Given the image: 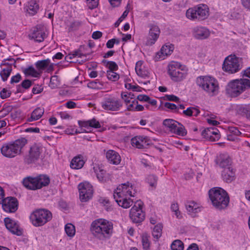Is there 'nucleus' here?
Listing matches in <instances>:
<instances>
[{
	"mask_svg": "<svg viewBox=\"0 0 250 250\" xmlns=\"http://www.w3.org/2000/svg\"><path fill=\"white\" fill-rule=\"evenodd\" d=\"M90 230L94 237L103 240L111 235L113 224L106 219H97L91 223Z\"/></svg>",
	"mask_w": 250,
	"mask_h": 250,
	"instance_id": "obj_1",
	"label": "nucleus"
},
{
	"mask_svg": "<svg viewBox=\"0 0 250 250\" xmlns=\"http://www.w3.org/2000/svg\"><path fill=\"white\" fill-rule=\"evenodd\" d=\"M208 195L212 205L218 209L225 208L229 205V198L223 188L214 187L208 191Z\"/></svg>",
	"mask_w": 250,
	"mask_h": 250,
	"instance_id": "obj_2",
	"label": "nucleus"
},
{
	"mask_svg": "<svg viewBox=\"0 0 250 250\" xmlns=\"http://www.w3.org/2000/svg\"><path fill=\"white\" fill-rule=\"evenodd\" d=\"M25 138H21L13 142L5 143L0 149L2 155L7 158H14L21 152V150L27 144Z\"/></svg>",
	"mask_w": 250,
	"mask_h": 250,
	"instance_id": "obj_3",
	"label": "nucleus"
},
{
	"mask_svg": "<svg viewBox=\"0 0 250 250\" xmlns=\"http://www.w3.org/2000/svg\"><path fill=\"white\" fill-rule=\"evenodd\" d=\"M248 87H250V81L249 79L245 78L234 80L227 85L226 93L230 97H236Z\"/></svg>",
	"mask_w": 250,
	"mask_h": 250,
	"instance_id": "obj_4",
	"label": "nucleus"
},
{
	"mask_svg": "<svg viewBox=\"0 0 250 250\" xmlns=\"http://www.w3.org/2000/svg\"><path fill=\"white\" fill-rule=\"evenodd\" d=\"M209 16V8L204 4L188 8L186 12L188 19L195 21H202L207 19Z\"/></svg>",
	"mask_w": 250,
	"mask_h": 250,
	"instance_id": "obj_5",
	"label": "nucleus"
},
{
	"mask_svg": "<svg viewBox=\"0 0 250 250\" xmlns=\"http://www.w3.org/2000/svg\"><path fill=\"white\" fill-rule=\"evenodd\" d=\"M196 83L210 96H214L218 93L219 86L217 81L209 76H200L196 79Z\"/></svg>",
	"mask_w": 250,
	"mask_h": 250,
	"instance_id": "obj_6",
	"label": "nucleus"
},
{
	"mask_svg": "<svg viewBox=\"0 0 250 250\" xmlns=\"http://www.w3.org/2000/svg\"><path fill=\"white\" fill-rule=\"evenodd\" d=\"M188 70L185 66L177 62H171L168 65L167 72L171 79L174 82H181L186 78Z\"/></svg>",
	"mask_w": 250,
	"mask_h": 250,
	"instance_id": "obj_7",
	"label": "nucleus"
},
{
	"mask_svg": "<svg viewBox=\"0 0 250 250\" xmlns=\"http://www.w3.org/2000/svg\"><path fill=\"white\" fill-rule=\"evenodd\" d=\"M52 218V213L46 209H36L30 216L32 224L35 227L42 226L49 222Z\"/></svg>",
	"mask_w": 250,
	"mask_h": 250,
	"instance_id": "obj_8",
	"label": "nucleus"
},
{
	"mask_svg": "<svg viewBox=\"0 0 250 250\" xmlns=\"http://www.w3.org/2000/svg\"><path fill=\"white\" fill-rule=\"evenodd\" d=\"M222 68L225 72L233 74L241 69V65L238 57L235 55H229L225 59Z\"/></svg>",
	"mask_w": 250,
	"mask_h": 250,
	"instance_id": "obj_9",
	"label": "nucleus"
},
{
	"mask_svg": "<svg viewBox=\"0 0 250 250\" xmlns=\"http://www.w3.org/2000/svg\"><path fill=\"white\" fill-rule=\"evenodd\" d=\"M42 151V146L39 144H34L31 146L28 154L25 156L24 163L28 165L35 163L40 159Z\"/></svg>",
	"mask_w": 250,
	"mask_h": 250,
	"instance_id": "obj_10",
	"label": "nucleus"
},
{
	"mask_svg": "<svg viewBox=\"0 0 250 250\" xmlns=\"http://www.w3.org/2000/svg\"><path fill=\"white\" fill-rule=\"evenodd\" d=\"M143 205L142 201H137L130 210L129 216L134 223H141L145 219V214L142 210Z\"/></svg>",
	"mask_w": 250,
	"mask_h": 250,
	"instance_id": "obj_11",
	"label": "nucleus"
},
{
	"mask_svg": "<svg viewBox=\"0 0 250 250\" xmlns=\"http://www.w3.org/2000/svg\"><path fill=\"white\" fill-rule=\"evenodd\" d=\"M101 104L102 107L107 111H117L123 106L122 102L114 97L104 98Z\"/></svg>",
	"mask_w": 250,
	"mask_h": 250,
	"instance_id": "obj_12",
	"label": "nucleus"
},
{
	"mask_svg": "<svg viewBox=\"0 0 250 250\" xmlns=\"http://www.w3.org/2000/svg\"><path fill=\"white\" fill-rule=\"evenodd\" d=\"M0 204L5 212L14 213L18 208L19 202L16 198L9 196L3 199Z\"/></svg>",
	"mask_w": 250,
	"mask_h": 250,
	"instance_id": "obj_13",
	"label": "nucleus"
},
{
	"mask_svg": "<svg viewBox=\"0 0 250 250\" xmlns=\"http://www.w3.org/2000/svg\"><path fill=\"white\" fill-rule=\"evenodd\" d=\"M80 199L85 202L91 199L93 195V189L91 185L86 183H81L78 186Z\"/></svg>",
	"mask_w": 250,
	"mask_h": 250,
	"instance_id": "obj_14",
	"label": "nucleus"
},
{
	"mask_svg": "<svg viewBox=\"0 0 250 250\" xmlns=\"http://www.w3.org/2000/svg\"><path fill=\"white\" fill-rule=\"evenodd\" d=\"M150 29L148 35L146 38V44L151 46L154 44L159 37L160 30L159 27L154 24H150L149 26Z\"/></svg>",
	"mask_w": 250,
	"mask_h": 250,
	"instance_id": "obj_15",
	"label": "nucleus"
},
{
	"mask_svg": "<svg viewBox=\"0 0 250 250\" xmlns=\"http://www.w3.org/2000/svg\"><path fill=\"white\" fill-rule=\"evenodd\" d=\"M132 145L139 149L147 148L152 144L150 139L146 136H136L131 139Z\"/></svg>",
	"mask_w": 250,
	"mask_h": 250,
	"instance_id": "obj_16",
	"label": "nucleus"
},
{
	"mask_svg": "<svg viewBox=\"0 0 250 250\" xmlns=\"http://www.w3.org/2000/svg\"><path fill=\"white\" fill-rule=\"evenodd\" d=\"M127 188H129V187H128V182L119 185L113 194L114 198L127 197V196L134 197V193H133L132 191L129 190V189H127Z\"/></svg>",
	"mask_w": 250,
	"mask_h": 250,
	"instance_id": "obj_17",
	"label": "nucleus"
},
{
	"mask_svg": "<svg viewBox=\"0 0 250 250\" xmlns=\"http://www.w3.org/2000/svg\"><path fill=\"white\" fill-rule=\"evenodd\" d=\"M216 164L223 169L231 167L232 161L227 153H221L216 156L215 159Z\"/></svg>",
	"mask_w": 250,
	"mask_h": 250,
	"instance_id": "obj_18",
	"label": "nucleus"
},
{
	"mask_svg": "<svg viewBox=\"0 0 250 250\" xmlns=\"http://www.w3.org/2000/svg\"><path fill=\"white\" fill-rule=\"evenodd\" d=\"M29 36L30 38L34 39L36 42H43L46 38L44 28L40 25H38L36 27L34 28Z\"/></svg>",
	"mask_w": 250,
	"mask_h": 250,
	"instance_id": "obj_19",
	"label": "nucleus"
},
{
	"mask_svg": "<svg viewBox=\"0 0 250 250\" xmlns=\"http://www.w3.org/2000/svg\"><path fill=\"white\" fill-rule=\"evenodd\" d=\"M202 136L211 142L218 141L220 137L218 130L212 127L208 128L203 130Z\"/></svg>",
	"mask_w": 250,
	"mask_h": 250,
	"instance_id": "obj_20",
	"label": "nucleus"
},
{
	"mask_svg": "<svg viewBox=\"0 0 250 250\" xmlns=\"http://www.w3.org/2000/svg\"><path fill=\"white\" fill-rule=\"evenodd\" d=\"M4 222L7 229L13 234L18 236L22 234V231L19 229V225L15 221L7 217L4 219Z\"/></svg>",
	"mask_w": 250,
	"mask_h": 250,
	"instance_id": "obj_21",
	"label": "nucleus"
},
{
	"mask_svg": "<svg viewBox=\"0 0 250 250\" xmlns=\"http://www.w3.org/2000/svg\"><path fill=\"white\" fill-rule=\"evenodd\" d=\"M93 170L95 173L97 178L102 183H104L108 181L109 179L108 173H106L102 166L98 164H94Z\"/></svg>",
	"mask_w": 250,
	"mask_h": 250,
	"instance_id": "obj_22",
	"label": "nucleus"
},
{
	"mask_svg": "<svg viewBox=\"0 0 250 250\" xmlns=\"http://www.w3.org/2000/svg\"><path fill=\"white\" fill-rule=\"evenodd\" d=\"M210 31L206 27L196 26L193 29L194 37L199 40L208 39L210 36Z\"/></svg>",
	"mask_w": 250,
	"mask_h": 250,
	"instance_id": "obj_23",
	"label": "nucleus"
},
{
	"mask_svg": "<svg viewBox=\"0 0 250 250\" xmlns=\"http://www.w3.org/2000/svg\"><path fill=\"white\" fill-rule=\"evenodd\" d=\"M36 177L28 176L23 179L22 183L23 186L27 189L36 190L38 189Z\"/></svg>",
	"mask_w": 250,
	"mask_h": 250,
	"instance_id": "obj_24",
	"label": "nucleus"
},
{
	"mask_svg": "<svg viewBox=\"0 0 250 250\" xmlns=\"http://www.w3.org/2000/svg\"><path fill=\"white\" fill-rule=\"evenodd\" d=\"M106 157L110 164L115 165L119 164L121 161L119 153L113 150H108L106 153Z\"/></svg>",
	"mask_w": 250,
	"mask_h": 250,
	"instance_id": "obj_25",
	"label": "nucleus"
},
{
	"mask_svg": "<svg viewBox=\"0 0 250 250\" xmlns=\"http://www.w3.org/2000/svg\"><path fill=\"white\" fill-rule=\"evenodd\" d=\"M173 49V46L163 45L160 51L157 53L155 57L156 60L158 61V59H164L166 56L171 54Z\"/></svg>",
	"mask_w": 250,
	"mask_h": 250,
	"instance_id": "obj_26",
	"label": "nucleus"
},
{
	"mask_svg": "<svg viewBox=\"0 0 250 250\" xmlns=\"http://www.w3.org/2000/svg\"><path fill=\"white\" fill-rule=\"evenodd\" d=\"M186 207L188 214L191 216H194L195 214L200 211L199 205L193 201L187 202Z\"/></svg>",
	"mask_w": 250,
	"mask_h": 250,
	"instance_id": "obj_27",
	"label": "nucleus"
},
{
	"mask_svg": "<svg viewBox=\"0 0 250 250\" xmlns=\"http://www.w3.org/2000/svg\"><path fill=\"white\" fill-rule=\"evenodd\" d=\"M84 48V46H80L78 50H76L73 51L72 53H70L67 55L65 57V60L66 61L69 62V60H70L76 57L81 58H82L83 57H86L87 54L83 53Z\"/></svg>",
	"mask_w": 250,
	"mask_h": 250,
	"instance_id": "obj_28",
	"label": "nucleus"
},
{
	"mask_svg": "<svg viewBox=\"0 0 250 250\" xmlns=\"http://www.w3.org/2000/svg\"><path fill=\"white\" fill-rule=\"evenodd\" d=\"M222 177L226 182H231L233 180L234 177V172L233 168L230 167L223 169V170L222 171Z\"/></svg>",
	"mask_w": 250,
	"mask_h": 250,
	"instance_id": "obj_29",
	"label": "nucleus"
},
{
	"mask_svg": "<svg viewBox=\"0 0 250 250\" xmlns=\"http://www.w3.org/2000/svg\"><path fill=\"white\" fill-rule=\"evenodd\" d=\"M38 189L42 188L43 187L48 186L50 183V178L49 176L44 174H40L36 176Z\"/></svg>",
	"mask_w": 250,
	"mask_h": 250,
	"instance_id": "obj_30",
	"label": "nucleus"
},
{
	"mask_svg": "<svg viewBox=\"0 0 250 250\" xmlns=\"http://www.w3.org/2000/svg\"><path fill=\"white\" fill-rule=\"evenodd\" d=\"M39 9V4L35 0H31L28 1L26 6V12L31 16L35 15Z\"/></svg>",
	"mask_w": 250,
	"mask_h": 250,
	"instance_id": "obj_31",
	"label": "nucleus"
},
{
	"mask_svg": "<svg viewBox=\"0 0 250 250\" xmlns=\"http://www.w3.org/2000/svg\"><path fill=\"white\" fill-rule=\"evenodd\" d=\"M44 112L43 108L40 107L35 108L31 113V116L27 119L29 122L37 121L40 119L43 115Z\"/></svg>",
	"mask_w": 250,
	"mask_h": 250,
	"instance_id": "obj_32",
	"label": "nucleus"
},
{
	"mask_svg": "<svg viewBox=\"0 0 250 250\" xmlns=\"http://www.w3.org/2000/svg\"><path fill=\"white\" fill-rule=\"evenodd\" d=\"M84 163L83 156L79 155L75 157L72 160L70 163V167L73 169H80L83 166Z\"/></svg>",
	"mask_w": 250,
	"mask_h": 250,
	"instance_id": "obj_33",
	"label": "nucleus"
},
{
	"mask_svg": "<svg viewBox=\"0 0 250 250\" xmlns=\"http://www.w3.org/2000/svg\"><path fill=\"white\" fill-rule=\"evenodd\" d=\"M114 199L119 206L125 208H129L133 204L132 200L129 198L127 199L126 197H117Z\"/></svg>",
	"mask_w": 250,
	"mask_h": 250,
	"instance_id": "obj_34",
	"label": "nucleus"
},
{
	"mask_svg": "<svg viewBox=\"0 0 250 250\" xmlns=\"http://www.w3.org/2000/svg\"><path fill=\"white\" fill-rule=\"evenodd\" d=\"M178 125L179 123L173 119H167L163 121V125L173 133L176 130V128Z\"/></svg>",
	"mask_w": 250,
	"mask_h": 250,
	"instance_id": "obj_35",
	"label": "nucleus"
},
{
	"mask_svg": "<svg viewBox=\"0 0 250 250\" xmlns=\"http://www.w3.org/2000/svg\"><path fill=\"white\" fill-rule=\"evenodd\" d=\"M23 72L25 76H31L33 77H38L40 75V73L36 70L32 66L24 68L23 70Z\"/></svg>",
	"mask_w": 250,
	"mask_h": 250,
	"instance_id": "obj_36",
	"label": "nucleus"
},
{
	"mask_svg": "<svg viewBox=\"0 0 250 250\" xmlns=\"http://www.w3.org/2000/svg\"><path fill=\"white\" fill-rule=\"evenodd\" d=\"M162 225L160 223L154 227L152 234L153 237L156 240H158L162 236Z\"/></svg>",
	"mask_w": 250,
	"mask_h": 250,
	"instance_id": "obj_37",
	"label": "nucleus"
},
{
	"mask_svg": "<svg viewBox=\"0 0 250 250\" xmlns=\"http://www.w3.org/2000/svg\"><path fill=\"white\" fill-rule=\"evenodd\" d=\"M65 231L68 236L72 237L75 234V227L71 223H68L65 226Z\"/></svg>",
	"mask_w": 250,
	"mask_h": 250,
	"instance_id": "obj_38",
	"label": "nucleus"
},
{
	"mask_svg": "<svg viewBox=\"0 0 250 250\" xmlns=\"http://www.w3.org/2000/svg\"><path fill=\"white\" fill-rule=\"evenodd\" d=\"M50 63L49 59H47L42 61H39L35 63L36 67L39 70H44Z\"/></svg>",
	"mask_w": 250,
	"mask_h": 250,
	"instance_id": "obj_39",
	"label": "nucleus"
},
{
	"mask_svg": "<svg viewBox=\"0 0 250 250\" xmlns=\"http://www.w3.org/2000/svg\"><path fill=\"white\" fill-rule=\"evenodd\" d=\"M183 243L180 240H174L171 245V250H184Z\"/></svg>",
	"mask_w": 250,
	"mask_h": 250,
	"instance_id": "obj_40",
	"label": "nucleus"
},
{
	"mask_svg": "<svg viewBox=\"0 0 250 250\" xmlns=\"http://www.w3.org/2000/svg\"><path fill=\"white\" fill-rule=\"evenodd\" d=\"M11 105L4 104L1 110H0V118H3L8 115L12 110Z\"/></svg>",
	"mask_w": 250,
	"mask_h": 250,
	"instance_id": "obj_41",
	"label": "nucleus"
},
{
	"mask_svg": "<svg viewBox=\"0 0 250 250\" xmlns=\"http://www.w3.org/2000/svg\"><path fill=\"white\" fill-rule=\"evenodd\" d=\"M32 85V82L29 80H25L21 83V85H18L17 86V91L18 93L21 92V86L24 88V89H28Z\"/></svg>",
	"mask_w": 250,
	"mask_h": 250,
	"instance_id": "obj_42",
	"label": "nucleus"
},
{
	"mask_svg": "<svg viewBox=\"0 0 250 250\" xmlns=\"http://www.w3.org/2000/svg\"><path fill=\"white\" fill-rule=\"evenodd\" d=\"M157 177L154 175H149L146 178L147 182L150 186L154 188H155L157 186Z\"/></svg>",
	"mask_w": 250,
	"mask_h": 250,
	"instance_id": "obj_43",
	"label": "nucleus"
},
{
	"mask_svg": "<svg viewBox=\"0 0 250 250\" xmlns=\"http://www.w3.org/2000/svg\"><path fill=\"white\" fill-rule=\"evenodd\" d=\"M176 128V130H175L173 133L182 136H184L187 134V131L185 127L181 124L179 123V125L177 126Z\"/></svg>",
	"mask_w": 250,
	"mask_h": 250,
	"instance_id": "obj_44",
	"label": "nucleus"
},
{
	"mask_svg": "<svg viewBox=\"0 0 250 250\" xmlns=\"http://www.w3.org/2000/svg\"><path fill=\"white\" fill-rule=\"evenodd\" d=\"M86 5L89 9L92 10L99 5V0H85Z\"/></svg>",
	"mask_w": 250,
	"mask_h": 250,
	"instance_id": "obj_45",
	"label": "nucleus"
},
{
	"mask_svg": "<svg viewBox=\"0 0 250 250\" xmlns=\"http://www.w3.org/2000/svg\"><path fill=\"white\" fill-rule=\"evenodd\" d=\"M16 63V61L14 59L12 58H8L5 59H4L1 63L0 64V66L1 68H2V66H9L10 65L11 66H12V65L15 64Z\"/></svg>",
	"mask_w": 250,
	"mask_h": 250,
	"instance_id": "obj_46",
	"label": "nucleus"
},
{
	"mask_svg": "<svg viewBox=\"0 0 250 250\" xmlns=\"http://www.w3.org/2000/svg\"><path fill=\"white\" fill-rule=\"evenodd\" d=\"M12 71V69L7 70L2 69V70L0 72V76L3 82H5L7 80V79L10 75Z\"/></svg>",
	"mask_w": 250,
	"mask_h": 250,
	"instance_id": "obj_47",
	"label": "nucleus"
},
{
	"mask_svg": "<svg viewBox=\"0 0 250 250\" xmlns=\"http://www.w3.org/2000/svg\"><path fill=\"white\" fill-rule=\"evenodd\" d=\"M107 77L109 80L116 81L119 79V75L114 71H107Z\"/></svg>",
	"mask_w": 250,
	"mask_h": 250,
	"instance_id": "obj_48",
	"label": "nucleus"
},
{
	"mask_svg": "<svg viewBox=\"0 0 250 250\" xmlns=\"http://www.w3.org/2000/svg\"><path fill=\"white\" fill-rule=\"evenodd\" d=\"M125 87L128 89L131 90L132 91L141 92L142 88L137 85H132L131 83H126L125 84Z\"/></svg>",
	"mask_w": 250,
	"mask_h": 250,
	"instance_id": "obj_49",
	"label": "nucleus"
},
{
	"mask_svg": "<svg viewBox=\"0 0 250 250\" xmlns=\"http://www.w3.org/2000/svg\"><path fill=\"white\" fill-rule=\"evenodd\" d=\"M170 208L173 212H175V214L177 218H181L182 215H181L180 212L179 210V206L177 203H173L171 205Z\"/></svg>",
	"mask_w": 250,
	"mask_h": 250,
	"instance_id": "obj_50",
	"label": "nucleus"
},
{
	"mask_svg": "<svg viewBox=\"0 0 250 250\" xmlns=\"http://www.w3.org/2000/svg\"><path fill=\"white\" fill-rule=\"evenodd\" d=\"M239 111L243 116H245L248 119L250 120V110L249 109L244 106L239 108Z\"/></svg>",
	"mask_w": 250,
	"mask_h": 250,
	"instance_id": "obj_51",
	"label": "nucleus"
},
{
	"mask_svg": "<svg viewBox=\"0 0 250 250\" xmlns=\"http://www.w3.org/2000/svg\"><path fill=\"white\" fill-rule=\"evenodd\" d=\"M143 64L142 61H138L136 63L135 71L138 75L140 76H143L144 74L142 69V65Z\"/></svg>",
	"mask_w": 250,
	"mask_h": 250,
	"instance_id": "obj_52",
	"label": "nucleus"
},
{
	"mask_svg": "<svg viewBox=\"0 0 250 250\" xmlns=\"http://www.w3.org/2000/svg\"><path fill=\"white\" fill-rule=\"evenodd\" d=\"M82 22L79 21H75L72 22L69 27V31H74L76 30L79 29V28L81 26Z\"/></svg>",
	"mask_w": 250,
	"mask_h": 250,
	"instance_id": "obj_53",
	"label": "nucleus"
},
{
	"mask_svg": "<svg viewBox=\"0 0 250 250\" xmlns=\"http://www.w3.org/2000/svg\"><path fill=\"white\" fill-rule=\"evenodd\" d=\"M142 243L144 249L148 250L150 246V242L147 236H143Z\"/></svg>",
	"mask_w": 250,
	"mask_h": 250,
	"instance_id": "obj_54",
	"label": "nucleus"
},
{
	"mask_svg": "<svg viewBox=\"0 0 250 250\" xmlns=\"http://www.w3.org/2000/svg\"><path fill=\"white\" fill-rule=\"evenodd\" d=\"M11 92L7 89L3 88L0 92V98L2 99L7 98L10 96Z\"/></svg>",
	"mask_w": 250,
	"mask_h": 250,
	"instance_id": "obj_55",
	"label": "nucleus"
},
{
	"mask_svg": "<svg viewBox=\"0 0 250 250\" xmlns=\"http://www.w3.org/2000/svg\"><path fill=\"white\" fill-rule=\"evenodd\" d=\"M58 85V76H52L50 79V86H51L52 88H54L56 87Z\"/></svg>",
	"mask_w": 250,
	"mask_h": 250,
	"instance_id": "obj_56",
	"label": "nucleus"
},
{
	"mask_svg": "<svg viewBox=\"0 0 250 250\" xmlns=\"http://www.w3.org/2000/svg\"><path fill=\"white\" fill-rule=\"evenodd\" d=\"M165 106L168 109H170L171 110H174L175 112H179V107L176 104L173 103L166 102L165 104Z\"/></svg>",
	"mask_w": 250,
	"mask_h": 250,
	"instance_id": "obj_57",
	"label": "nucleus"
},
{
	"mask_svg": "<svg viewBox=\"0 0 250 250\" xmlns=\"http://www.w3.org/2000/svg\"><path fill=\"white\" fill-rule=\"evenodd\" d=\"M21 80V76L18 73L15 76H13L10 80V83L14 84L15 83H19Z\"/></svg>",
	"mask_w": 250,
	"mask_h": 250,
	"instance_id": "obj_58",
	"label": "nucleus"
},
{
	"mask_svg": "<svg viewBox=\"0 0 250 250\" xmlns=\"http://www.w3.org/2000/svg\"><path fill=\"white\" fill-rule=\"evenodd\" d=\"M90 127H94L95 128H99L101 127L100 123L97 121L95 119L93 118L89 120Z\"/></svg>",
	"mask_w": 250,
	"mask_h": 250,
	"instance_id": "obj_59",
	"label": "nucleus"
},
{
	"mask_svg": "<svg viewBox=\"0 0 250 250\" xmlns=\"http://www.w3.org/2000/svg\"><path fill=\"white\" fill-rule=\"evenodd\" d=\"M229 130L230 133L236 136H239L241 134V132L236 127H229Z\"/></svg>",
	"mask_w": 250,
	"mask_h": 250,
	"instance_id": "obj_60",
	"label": "nucleus"
},
{
	"mask_svg": "<svg viewBox=\"0 0 250 250\" xmlns=\"http://www.w3.org/2000/svg\"><path fill=\"white\" fill-rule=\"evenodd\" d=\"M109 68L108 71H116L118 69V66L114 62L111 61L107 66Z\"/></svg>",
	"mask_w": 250,
	"mask_h": 250,
	"instance_id": "obj_61",
	"label": "nucleus"
},
{
	"mask_svg": "<svg viewBox=\"0 0 250 250\" xmlns=\"http://www.w3.org/2000/svg\"><path fill=\"white\" fill-rule=\"evenodd\" d=\"M165 99L170 101L178 102L179 98L174 95H166L165 97Z\"/></svg>",
	"mask_w": 250,
	"mask_h": 250,
	"instance_id": "obj_62",
	"label": "nucleus"
},
{
	"mask_svg": "<svg viewBox=\"0 0 250 250\" xmlns=\"http://www.w3.org/2000/svg\"><path fill=\"white\" fill-rule=\"evenodd\" d=\"M128 12L125 11L120 18H119L118 21L115 23L114 25L116 27H118L120 22L127 16Z\"/></svg>",
	"mask_w": 250,
	"mask_h": 250,
	"instance_id": "obj_63",
	"label": "nucleus"
},
{
	"mask_svg": "<svg viewBox=\"0 0 250 250\" xmlns=\"http://www.w3.org/2000/svg\"><path fill=\"white\" fill-rule=\"evenodd\" d=\"M137 99L141 102H147L149 100V97L146 95L140 94L137 96Z\"/></svg>",
	"mask_w": 250,
	"mask_h": 250,
	"instance_id": "obj_64",
	"label": "nucleus"
}]
</instances>
